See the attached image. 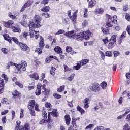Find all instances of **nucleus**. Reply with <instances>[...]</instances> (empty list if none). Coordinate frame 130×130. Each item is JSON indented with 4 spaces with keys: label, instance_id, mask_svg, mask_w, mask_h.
Returning <instances> with one entry per match:
<instances>
[{
    "label": "nucleus",
    "instance_id": "1",
    "mask_svg": "<svg viewBox=\"0 0 130 130\" xmlns=\"http://www.w3.org/2000/svg\"><path fill=\"white\" fill-rule=\"evenodd\" d=\"M117 38V35H113L110 39H108V37H106L102 39V41L107 48L108 49H112V48L115 46V44H116Z\"/></svg>",
    "mask_w": 130,
    "mask_h": 130
},
{
    "label": "nucleus",
    "instance_id": "2",
    "mask_svg": "<svg viewBox=\"0 0 130 130\" xmlns=\"http://www.w3.org/2000/svg\"><path fill=\"white\" fill-rule=\"evenodd\" d=\"M8 64H10L12 67H16L17 71H18L19 72V73L21 74L22 72H24L26 70V67H27V62H26L25 61H22L21 64H17L12 61H10L8 62Z\"/></svg>",
    "mask_w": 130,
    "mask_h": 130
},
{
    "label": "nucleus",
    "instance_id": "3",
    "mask_svg": "<svg viewBox=\"0 0 130 130\" xmlns=\"http://www.w3.org/2000/svg\"><path fill=\"white\" fill-rule=\"evenodd\" d=\"M106 18L108 19L106 25L108 27H113V23L114 24H117V16L116 15L111 17L109 15H107Z\"/></svg>",
    "mask_w": 130,
    "mask_h": 130
},
{
    "label": "nucleus",
    "instance_id": "4",
    "mask_svg": "<svg viewBox=\"0 0 130 130\" xmlns=\"http://www.w3.org/2000/svg\"><path fill=\"white\" fill-rule=\"evenodd\" d=\"M29 28V36L30 38H34L35 35H34V29L35 28H40L41 25L40 24H35L33 21H29L28 25Z\"/></svg>",
    "mask_w": 130,
    "mask_h": 130
},
{
    "label": "nucleus",
    "instance_id": "5",
    "mask_svg": "<svg viewBox=\"0 0 130 130\" xmlns=\"http://www.w3.org/2000/svg\"><path fill=\"white\" fill-rule=\"evenodd\" d=\"M101 88L100 85L97 82H93L88 87V91L89 92H93V93H99L100 92Z\"/></svg>",
    "mask_w": 130,
    "mask_h": 130
},
{
    "label": "nucleus",
    "instance_id": "6",
    "mask_svg": "<svg viewBox=\"0 0 130 130\" xmlns=\"http://www.w3.org/2000/svg\"><path fill=\"white\" fill-rule=\"evenodd\" d=\"M3 36L5 40H7L9 43L11 44H12V41H14L15 44L17 45L18 46H19V45L22 43L21 42H19V39H18V38L15 37H10V36H9L8 34L4 35Z\"/></svg>",
    "mask_w": 130,
    "mask_h": 130
},
{
    "label": "nucleus",
    "instance_id": "7",
    "mask_svg": "<svg viewBox=\"0 0 130 130\" xmlns=\"http://www.w3.org/2000/svg\"><path fill=\"white\" fill-rule=\"evenodd\" d=\"M35 106V100H30L28 104L27 107L30 110V113L32 116H35V111L34 110V106Z\"/></svg>",
    "mask_w": 130,
    "mask_h": 130
},
{
    "label": "nucleus",
    "instance_id": "8",
    "mask_svg": "<svg viewBox=\"0 0 130 130\" xmlns=\"http://www.w3.org/2000/svg\"><path fill=\"white\" fill-rule=\"evenodd\" d=\"M83 35H84V33L83 32L75 34L73 35L72 38L77 41H82V40L84 39Z\"/></svg>",
    "mask_w": 130,
    "mask_h": 130
},
{
    "label": "nucleus",
    "instance_id": "9",
    "mask_svg": "<svg viewBox=\"0 0 130 130\" xmlns=\"http://www.w3.org/2000/svg\"><path fill=\"white\" fill-rule=\"evenodd\" d=\"M18 46L20 47L22 51H24L26 53L30 52V47H29V46H28L26 43H23L21 42V43Z\"/></svg>",
    "mask_w": 130,
    "mask_h": 130
},
{
    "label": "nucleus",
    "instance_id": "10",
    "mask_svg": "<svg viewBox=\"0 0 130 130\" xmlns=\"http://www.w3.org/2000/svg\"><path fill=\"white\" fill-rule=\"evenodd\" d=\"M12 98L13 99H21L22 98V93L18 91L17 89H15L14 90V91L12 92Z\"/></svg>",
    "mask_w": 130,
    "mask_h": 130
},
{
    "label": "nucleus",
    "instance_id": "11",
    "mask_svg": "<svg viewBox=\"0 0 130 130\" xmlns=\"http://www.w3.org/2000/svg\"><path fill=\"white\" fill-rule=\"evenodd\" d=\"M51 112H49L48 115L50 116L51 115L52 117H58L59 116V113L57 112V109H52Z\"/></svg>",
    "mask_w": 130,
    "mask_h": 130
},
{
    "label": "nucleus",
    "instance_id": "12",
    "mask_svg": "<svg viewBox=\"0 0 130 130\" xmlns=\"http://www.w3.org/2000/svg\"><path fill=\"white\" fill-rule=\"evenodd\" d=\"M14 24V21L13 20H8L7 21H3V25L6 28H8L9 29L12 28L13 25Z\"/></svg>",
    "mask_w": 130,
    "mask_h": 130
},
{
    "label": "nucleus",
    "instance_id": "13",
    "mask_svg": "<svg viewBox=\"0 0 130 130\" xmlns=\"http://www.w3.org/2000/svg\"><path fill=\"white\" fill-rule=\"evenodd\" d=\"M82 33L84 34V35H83V39H85V40H89L91 36H92V32L89 30L83 31Z\"/></svg>",
    "mask_w": 130,
    "mask_h": 130
},
{
    "label": "nucleus",
    "instance_id": "14",
    "mask_svg": "<svg viewBox=\"0 0 130 130\" xmlns=\"http://www.w3.org/2000/svg\"><path fill=\"white\" fill-rule=\"evenodd\" d=\"M11 29L14 33H21V32H22L21 29L20 28V25L18 24L13 25Z\"/></svg>",
    "mask_w": 130,
    "mask_h": 130
},
{
    "label": "nucleus",
    "instance_id": "15",
    "mask_svg": "<svg viewBox=\"0 0 130 130\" xmlns=\"http://www.w3.org/2000/svg\"><path fill=\"white\" fill-rule=\"evenodd\" d=\"M33 4V1L28 0L26 3H25L24 5L22 7L20 10L21 12H24L26 8L30 7Z\"/></svg>",
    "mask_w": 130,
    "mask_h": 130
},
{
    "label": "nucleus",
    "instance_id": "16",
    "mask_svg": "<svg viewBox=\"0 0 130 130\" xmlns=\"http://www.w3.org/2000/svg\"><path fill=\"white\" fill-rule=\"evenodd\" d=\"M44 42L45 41L43 37L40 36V41L39 42V47L40 48L44 49V46H45V43Z\"/></svg>",
    "mask_w": 130,
    "mask_h": 130
},
{
    "label": "nucleus",
    "instance_id": "17",
    "mask_svg": "<svg viewBox=\"0 0 130 130\" xmlns=\"http://www.w3.org/2000/svg\"><path fill=\"white\" fill-rule=\"evenodd\" d=\"M41 88H42V85H41L40 83H39L37 85V89L35 91L36 96H39L40 95H41Z\"/></svg>",
    "mask_w": 130,
    "mask_h": 130
},
{
    "label": "nucleus",
    "instance_id": "18",
    "mask_svg": "<svg viewBox=\"0 0 130 130\" xmlns=\"http://www.w3.org/2000/svg\"><path fill=\"white\" fill-rule=\"evenodd\" d=\"M34 22L35 23H37V24H35V25H40L41 26L40 22H41L42 18H41V17L40 16L36 15L35 17L34 18Z\"/></svg>",
    "mask_w": 130,
    "mask_h": 130
},
{
    "label": "nucleus",
    "instance_id": "19",
    "mask_svg": "<svg viewBox=\"0 0 130 130\" xmlns=\"http://www.w3.org/2000/svg\"><path fill=\"white\" fill-rule=\"evenodd\" d=\"M125 37H126V31H123L118 39L119 44H121V43H122V40H123Z\"/></svg>",
    "mask_w": 130,
    "mask_h": 130
},
{
    "label": "nucleus",
    "instance_id": "20",
    "mask_svg": "<svg viewBox=\"0 0 130 130\" xmlns=\"http://www.w3.org/2000/svg\"><path fill=\"white\" fill-rule=\"evenodd\" d=\"M52 59H55L56 60H57L58 59L57 57H56V56H50L46 58L45 61L47 63H49L51 61V60Z\"/></svg>",
    "mask_w": 130,
    "mask_h": 130
},
{
    "label": "nucleus",
    "instance_id": "21",
    "mask_svg": "<svg viewBox=\"0 0 130 130\" xmlns=\"http://www.w3.org/2000/svg\"><path fill=\"white\" fill-rule=\"evenodd\" d=\"M29 77L31 79H34L36 81L39 80V75L37 73H34L32 74H30Z\"/></svg>",
    "mask_w": 130,
    "mask_h": 130
},
{
    "label": "nucleus",
    "instance_id": "22",
    "mask_svg": "<svg viewBox=\"0 0 130 130\" xmlns=\"http://www.w3.org/2000/svg\"><path fill=\"white\" fill-rule=\"evenodd\" d=\"M64 119L67 125H70L71 124V117H70V115L66 114L64 116Z\"/></svg>",
    "mask_w": 130,
    "mask_h": 130
},
{
    "label": "nucleus",
    "instance_id": "23",
    "mask_svg": "<svg viewBox=\"0 0 130 130\" xmlns=\"http://www.w3.org/2000/svg\"><path fill=\"white\" fill-rule=\"evenodd\" d=\"M89 102H90V99L86 98L83 101V103H84V108L85 109L89 108Z\"/></svg>",
    "mask_w": 130,
    "mask_h": 130
},
{
    "label": "nucleus",
    "instance_id": "24",
    "mask_svg": "<svg viewBox=\"0 0 130 130\" xmlns=\"http://www.w3.org/2000/svg\"><path fill=\"white\" fill-rule=\"evenodd\" d=\"M54 50L55 52L58 54H61L62 53V51H61V48L59 46H56L54 48Z\"/></svg>",
    "mask_w": 130,
    "mask_h": 130
},
{
    "label": "nucleus",
    "instance_id": "25",
    "mask_svg": "<svg viewBox=\"0 0 130 130\" xmlns=\"http://www.w3.org/2000/svg\"><path fill=\"white\" fill-rule=\"evenodd\" d=\"M96 4H97V2L96 0H91L88 4L89 8H93V7H95L96 6Z\"/></svg>",
    "mask_w": 130,
    "mask_h": 130
},
{
    "label": "nucleus",
    "instance_id": "26",
    "mask_svg": "<svg viewBox=\"0 0 130 130\" xmlns=\"http://www.w3.org/2000/svg\"><path fill=\"white\" fill-rule=\"evenodd\" d=\"M103 13H104V9H103V8H99L95 9V14L101 15Z\"/></svg>",
    "mask_w": 130,
    "mask_h": 130
},
{
    "label": "nucleus",
    "instance_id": "27",
    "mask_svg": "<svg viewBox=\"0 0 130 130\" xmlns=\"http://www.w3.org/2000/svg\"><path fill=\"white\" fill-rule=\"evenodd\" d=\"M101 30L103 34L107 35L109 34V30H110V29H109V27H101Z\"/></svg>",
    "mask_w": 130,
    "mask_h": 130
},
{
    "label": "nucleus",
    "instance_id": "28",
    "mask_svg": "<svg viewBox=\"0 0 130 130\" xmlns=\"http://www.w3.org/2000/svg\"><path fill=\"white\" fill-rule=\"evenodd\" d=\"M74 30H72L71 31H68L66 32L65 33H64V35H65V36H67V37H69V38H73V34H74Z\"/></svg>",
    "mask_w": 130,
    "mask_h": 130
},
{
    "label": "nucleus",
    "instance_id": "29",
    "mask_svg": "<svg viewBox=\"0 0 130 130\" xmlns=\"http://www.w3.org/2000/svg\"><path fill=\"white\" fill-rule=\"evenodd\" d=\"M45 105L46 108H47V109H49V110H50V111H51V110H52V109H52V105H51V104H50V103L45 102Z\"/></svg>",
    "mask_w": 130,
    "mask_h": 130
},
{
    "label": "nucleus",
    "instance_id": "30",
    "mask_svg": "<svg viewBox=\"0 0 130 130\" xmlns=\"http://www.w3.org/2000/svg\"><path fill=\"white\" fill-rule=\"evenodd\" d=\"M89 59H82L81 61H80L79 62L82 67V66H85V65L87 64V63H88V62H89Z\"/></svg>",
    "mask_w": 130,
    "mask_h": 130
},
{
    "label": "nucleus",
    "instance_id": "31",
    "mask_svg": "<svg viewBox=\"0 0 130 130\" xmlns=\"http://www.w3.org/2000/svg\"><path fill=\"white\" fill-rule=\"evenodd\" d=\"M22 127H23L24 130H30L31 129V125L28 123H26L23 126H22Z\"/></svg>",
    "mask_w": 130,
    "mask_h": 130
},
{
    "label": "nucleus",
    "instance_id": "32",
    "mask_svg": "<svg viewBox=\"0 0 130 130\" xmlns=\"http://www.w3.org/2000/svg\"><path fill=\"white\" fill-rule=\"evenodd\" d=\"M67 14H68V17H69V19H70L71 21H72V22L75 23L74 18L73 17V15L72 16V10L68 11L67 12Z\"/></svg>",
    "mask_w": 130,
    "mask_h": 130
},
{
    "label": "nucleus",
    "instance_id": "33",
    "mask_svg": "<svg viewBox=\"0 0 130 130\" xmlns=\"http://www.w3.org/2000/svg\"><path fill=\"white\" fill-rule=\"evenodd\" d=\"M49 10H50V7H49V6H45L41 8V11L42 12H44L45 13H48Z\"/></svg>",
    "mask_w": 130,
    "mask_h": 130
},
{
    "label": "nucleus",
    "instance_id": "34",
    "mask_svg": "<svg viewBox=\"0 0 130 130\" xmlns=\"http://www.w3.org/2000/svg\"><path fill=\"white\" fill-rule=\"evenodd\" d=\"M47 128L48 130H52L54 128V123L52 122L48 124L47 126Z\"/></svg>",
    "mask_w": 130,
    "mask_h": 130
},
{
    "label": "nucleus",
    "instance_id": "35",
    "mask_svg": "<svg viewBox=\"0 0 130 130\" xmlns=\"http://www.w3.org/2000/svg\"><path fill=\"white\" fill-rule=\"evenodd\" d=\"M77 110L79 111V112L81 113V114H83V113H85V110L83 109V108H82L79 105L77 106Z\"/></svg>",
    "mask_w": 130,
    "mask_h": 130
},
{
    "label": "nucleus",
    "instance_id": "36",
    "mask_svg": "<svg viewBox=\"0 0 130 130\" xmlns=\"http://www.w3.org/2000/svg\"><path fill=\"white\" fill-rule=\"evenodd\" d=\"M43 94H44L45 96H46L47 97L49 96V94L50 93V89H47L44 91H42Z\"/></svg>",
    "mask_w": 130,
    "mask_h": 130
},
{
    "label": "nucleus",
    "instance_id": "37",
    "mask_svg": "<svg viewBox=\"0 0 130 130\" xmlns=\"http://www.w3.org/2000/svg\"><path fill=\"white\" fill-rule=\"evenodd\" d=\"M72 48L67 46L66 47V52H68V53H71V54H74V51L72 50Z\"/></svg>",
    "mask_w": 130,
    "mask_h": 130
},
{
    "label": "nucleus",
    "instance_id": "38",
    "mask_svg": "<svg viewBox=\"0 0 130 130\" xmlns=\"http://www.w3.org/2000/svg\"><path fill=\"white\" fill-rule=\"evenodd\" d=\"M15 85L19 87L20 89H23V88H24V85L19 81L15 82Z\"/></svg>",
    "mask_w": 130,
    "mask_h": 130
},
{
    "label": "nucleus",
    "instance_id": "39",
    "mask_svg": "<svg viewBox=\"0 0 130 130\" xmlns=\"http://www.w3.org/2000/svg\"><path fill=\"white\" fill-rule=\"evenodd\" d=\"M65 88H66L65 85L60 86V87L57 89V91L59 93H61V92L64 90Z\"/></svg>",
    "mask_w": 130,
    "mask_h": 130
},
{
    "label": "nucleus",
    "instance_id": "40",
    "mask_svg": "<svg viewBox=\"0 0 130 130\" xmlns=\"http://www.w3.org/2000/svg\"><path fill=\"white\" fill-rule=\"evenodd\" d=\"M81 67H82V65H81V63H80V62H78L77 63L76 66H74V69L78 71V70H80V69H81Z\"/></svg>",
    "mask_w": 130,
    "mask_h": 130
},
{
    "label": "nucleus",
    "instance_id": "41",
    "mask_svg": "<svg viewBox=\"0 0 130 130\" xmlns=\"http://www.w3.org/2000/svg\"><path fill=\"white\" fill-rule=\"evenodd\" d=\"M35 52L38 53V54L40 55L42 53V48H37L35 49Z\"/></svg>",
    "mask_w": 130,
    "mask_h": 130
},
{
    "label": "nucleus",
    "instance_id": "42",
    "mask_svg": "<svg viewBox=\"0 0 130 130\" xmlns=\"http://www.w3.org/2000/svg\"><path fill=\"white\" fill-rule=\"evenodd\" d=\"M105 56H107L108 57H111L112 56V52L111 51H107L105 53Z\"/></svg>",
    "mask_w": 130,
    "mask_h": 130
},
{
    "label": "nucleus",
    "instance_id": "43",
    "mask_svg": "<svg viewBox=\"0 0 130 130\" xmlns=\"http://www.w3.org/2000/svg\"><path fill=\"white\" fill-rule=\"evenodd\" d=\"M101 86L102 89H106V87H107V83L105 81H103L101 83Z\"/></svg>",
    "mask_w": 130,
    "mask_h": 130
},
{
    "label": "nucleus",
    "instance_id": "44",
    "mask_svg": "<svg viewBox=\"0 0 130 130\" xmlns=\"http://www.w3.org/2000/svg\"><path fill=\"white\" fill-rule=\"evenodd\" d=\"M1 102L2 104H9V102L8 101V99L7 98H2Z\"/></svg>",
    "mask_w": 130,
    "mask_h": 130
},
{
    "label": "nucleus",
    "instance_id": "45",
    "mask_svg": "<svg viewBox=\"0 0 130 130\" xmlns=\"http://www.w3.org/2000/svg\"><path fill=\"white\" fill-rule=\"evenodd\" d=\"M55 70H56V69H55V68L52 67L51 68V70H50V74H51V75H52V76H54V75H55Z\"/></svg>",
    "mask_w": 130,
    "mask_h": 130
},
{
    "label": "nucleus",
    "instance_id": "46",
    "mask_svg": "<svg viewBox=\"0 0 130 130\" xmlns=\"http://www.w3.org/2000/svg\"><path fill=\"white\" fill-rule=\"evenodd\" d=\"M53 97L54 98H56V99H60L61 98L62 96L60 94H58L57 93H54L53 94Z\"/></svg>",
    "mask_w": 130,
    "mask_h": 130
},
{
    "label": "nucleus",
    "instance_id": "47",
    "mask_svg": "<svg viewBox=\"0 0 130 130\" xmlns=\"http://www.w3.org/2000/svg\"><path fill=\"white\" fill-rule=\"evenodd\" d=\"M22 37L23 38H25V39H28V36L29 35V34L27 31H24L22 33Z\"/></svg>",
    "mask_w": 130,
    "mask_h": 130
},
{
    "label": "nucleus",
    "instance_id": "48",
    "mask_svg": "<svg viewBox=\"0 0 130 130\" xmlns=\"http://www.w3.org/2000/svg\"><path fill=\"white\" fill-rule=\"evenodd\" d=\"M77 14H78V10L75 11L73 14V18H74V22H75L77 21Z\"/></svg>",
    "mask_w": 130,
    "mask_h": 130
},
{
    "label": "nucleus",
    "instance_id": "49",
    "mask_svg": "<svg viewBox=\"0 0 130 130\" xmlns=\"http://www.w3.org/2000/svg\"><path fill=\"white\" fill-rule=\"evenodd\" d=\"M5 87V81L4 79L0 78V88H4Z\"/></svg>",
    "mask_w": 130,
    "mask_h": 130
},
{
    "label": "nucleus",
    "instance_id": "50",
    "mask_svg": "<svg viewBox=\"0 0 130 130\" xmlns=\"http://www.w3.org/2000/svg\"><path fill=\"white\" fill-rule=\"evenodd\" d=\"M46 121H47L48 124H50V123H52V122H53V121L51 119V117L49 115H48V119Z\"/></svg>",
    "mask_w": 130,
    "mask_h": 130
},
{
    "label": "nucleus",
    "instance_id": "51",
    "mask_svg": "<svg viewBox=\"0 0 130 130\" xmlns=\"http://www.w3.org/2000/svg\"><path fill=\"white\" fill-rule=\"evenodd\" d=\"M1 51L4 54H8V52H9V50L7 49L6 48H2L1 49Z\"/></svg>",
    "mask_w": 130,
    "mask_h": 130
},
{
    "label": "nucleus",
    "instance_id": "52",
    "mask_svg": "<svg viewBox=\"0 0 130 130\" xmlns=\"http://www.w3.org/2000/svg\"><path fill=\"white\" fill-rule=\"evenodd\" d=\"M123 130H130V126L128 124L126 123L125 125L123 126Z\"/></svg>",
    "mask_w": 130,
    "mask_h": 130
},
{
    "label": "nucleus",
    "instance_id": "53",
    "mask_svg": "<svg viewBox=\"0 0 130 130\" xmlns=\"http://www.w3.org/2000/svg\"><path fill=\"white\" fill-rule=\"evenodd\" d=\"M113 54L115 57H117V56H119L120 53L118 51H115L113 52Z\"/></svg>",
    "mask_w": 130,
    "mask_h": 130
},
{
    "label": "nucleus",
    "instance_id": "54",
    "mask_svg": "<svg viewBox=\"0 0 130 130\" xmlns=\"http://www.w3.org/2000/svg\"><path fill=\"white\" fill-rule=\"evenodd\" d=\"M16 123L17 125L15 127V130L20 129V128H21V126H20V125L21 124V122L17 121Z\"/></svg>",
    "mask_w": 130,
    "mask_h": 130
},
{
    "label": "nucleus",
    "instance_id": "55",
    "mask_svg": "<svg viewBox=\"0 0 130 130\" xmlns=\"http://www.w3.org/2000/svg\"><path fill=\"white\" fill-rule=\"evenodd\" d=\"M2 78H3L4 79L5 81H9V78H8V76L5 75V74H3L1 75Z\"/></svg>",
    "mask_w": 130,
    "mask_h": 130
},
{
    "label": "nucleus",
    "instance_id": "56",
    "mask_svg": "<svg viewBox=\"0 0 130 130\" xmlns=\"http://www.w3.org/2000/svg\"><path fill=\"white\" fill-rule=\"evenodd\" d=\"M8 16L9 18H11L12 20H15L16 18V16L12 15L11 12L8 13Z\"/></svg>",
    "mask_w": 130,
    "mask_h": 130
},
{
    "label": "nucleus",
    "instance_id": "57",
    "mask_svg": "<svg viewBox=\"0 0 130 130\" xmlns=\"http://www.w3.org/2000/svg\"><path fill=\"white\" fill-rule=\"evenodd\" d=\"M74 76H75V74H73L71 75H70V77L68 78V81H69L70 82L73 81V80H74Z\"/></svg>",
    "mask_w": 130,
    "mask_h": 130
},
{
    "label": "nucleus",
    "instance_id": "58",
    "mask_svg": "<svg viewBox=\"0 0 130 130\" xmlns=\"http://www.w3.org/2000/svg\"><path fill=\"white\" fill-rule=\"evenodd\" d=\"M49 3V1L48 0H43L41 2V5H44V6H45V5H47Z\"/></svg>",
    "mask_w": 130,
    "mask_h": 130
},
{
    "label": "nucleus",
    "instance_id": "59",
    "mask_svg": "<svg viewBox=\"0 0 130 130\" xmlns=\"http://www.w3.org/2000/svg\"><path fill=\"white\" fill-rule=\"evenodd\" d=\"M87 13H88V9L85 8L84 10V18H87L88 17V15H87Z\"/></svg>",
    "mask_w": 130,
    "mask_h": 130
},
{
    "label": "nucleus",
    "instance_id": "60",
    "mask_svg": "<svg viewBox=\"0 0 130 130\" xmlns=\"http://www.w3.org/2000/svg\"><path fill=\"white\" fill-rule=\"evenodd\" d=\"M42 16H44L45 18H50V14L49 13H42Z\"/></svg>",
    "mask_w": 130,
    "mask_h": 130
},
{
    "label": "nucleus",
    "instance_id": "61",
    "mask_svg": "<svg viewBox=\"0 0 130 130\" xmlns=\"http://www.w3.org/2000/svg\"><path fill=\"white\" fill-rule=\"evenodd\" d=\"M63 67H64V72H69V71H71V70L67 65L64 64Z\"/></svg>",
    "mask_w": 130,
    "mask_h": 130
},
{
    "label": "nucleus",
    "instance_id": "62",
    "mask_svg": "<svg viewBox=\"0 0 130 130\" xmlns=\"http://www.w3.org/2000/svg\"><path fill=\"white\" fill-rule=\"evenodd\" d=\"M125 18L127 21H128V22H130V15L128 13H126Z\"/></svg>",
    "mask_w": 130,
    "mask_h": 130
},
{
    "label": "nucleus",
    "instance_id": "63",
    "mask_svg": "<svg viewBox=\"0 0 130 130\" xmlns=\"http://www.w3.org/2000/svg\"><path fill=\"white\" fill-rule=\"evenodd\" d=\"M77 121V118L75 117H73L72 119V123L73 125H75L76 124V122Z\"/></svg>",
    "mask_w": 130,
    "mask_h": 130
},
{
    "label": "nucleus",
    "instance_id": "64",
    "mask_svg": "<svg viewBox=\"0 0 130 130\" xmlns=\"http://www.w3.org/2000/svg\"><path fill=\"white\" fill-rule=\"evenodd\" d=\"M126 31H127L128 34L130 35V25H128L126 28Z\"/></svg>",
    "mask_w": 130,
    "mask_h": 130
}]
</instances>
